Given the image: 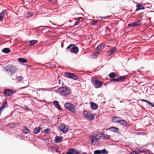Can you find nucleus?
<instances>
[{
    "instance_id": "0eeeda50",
    "label": "nucleus",
    "mask_w": 154,
    "mask_h": 154,
    "mask_svg": "<svg viewBox=\"0 0 154 154\" xmlns=\"http://www.w3.org/2000/svg\"><path fill=\"white\" fill-rule=\"evenodd\" d=\"M65 75L66 77L69 78H71L72 79L77 80L78 79V77L74 74L67 72H65Z\"/></svg>"
},
{
    "instance_id": "5fc2aeb1",
    "label": "nucleus",
    "mask_w": 154,
    "mask_h": 154,
    "mask_svg": "<svg viewBox=\"0 0 154 154\" xmlns=\"http://www.w3.org/2000/svg\"><path fill=\"white\" fill-rule=\"evenodd\" d=\"M57 150H56V152H57Z\"/></svg>"
},
{
    "instance_id": "bb28decb",
    "label": "nucleus",
    "mask_w": 154,
    "mask_h": 154,
    "mask_svg": "<svg viewBox=\"0 0 154 154\" xmlns=\"http://www.w3.org/2000/svg\"><path fill=\"white\" fill-rule=\"evenodd\" d=\"M2 51L3 52L6 54L9 53L11 51L8 48H5L3 49Z\"/></svg>"
},
{
    "instance_id": "f704fd0d",
    "label": "nucleus",
    "mask_w": 154,
    "mask_h": 154,
    "mask_svg": "<svg viewBox=\"0 0 154 154\" xmlns=\"http://www.w3.org/2000/svg\"><path fill=\"white\" fill-rule=\"evenodd\" d=\"M103 137L105 139H108L109 138V136L108 135L105 134H103Z\"/></svg>"
},
{
    "instance_id": "4468645a",
    "label": "nucleus",
    "mask_w": 154,
    "mask_h": 154,
    "mask_svg": "<svg viewBox=\"0 0 154 154\" xmlns=\"http://www.w3.org/2000/svg\"><path fill=\"white\" fill-rule=\"evenodd\" d=\"M78 48L76 46L72 47L70 49V52L73 53H77L79 51Z\"/></svg>"
},
{
    "instance_id": "7ed1b4c3",
    "label": "nucleus",
    "mask_w": 154,
    "mask_h": 154,
    "mask_svg": "<svg viewBox=\"0 0 154 154\" xmlns=\"http://www.w3.org/2000/svg\"><path fill=\"white\" fill-rule=\"evenodd\" d=\"M91 82L94 85L95 88H101L103 83V82L94 78L92 79Z\"/></svg>"
},
{
    "instance_id": "6ab92c4d",
    "label": "nucleus",
    "mask_w": 154,
    "mask_h": 154,
    "mask_svg": "<svg viewBox=\"0 0 154 154\" xmlns=\"http://www.w3.org/2000/svg\"><path fill=\"white\" fill-rule=\"evenodd\" d=\"M68 152H66V154H74L75 153L77 150L74 148H70L68 150Z\"/></svg>"
},
{
    "instance_id": "2f4dec72",
    "label": "nucleus",
    "mask_w": 154,
    "mask_h": 154,
    "mask_svg": "<svg viewBox=\"0 0 154 154\" xmlns=\"http://www.w3.org/2000/svg\"><path fill=\"white\" fill-rule=\"evenodd\" d=\"M100 53L97 51V50H96V52L94 53L92 55V56H93V58H95L98 55V54Z\"/></svg>"
},
{
    "instance_id": "4c0bfd02",
    "label": "nucleus",
    "mask_w": 154,
    "mask_h": 154,
    "mask_svg": "<svg viewBox=\"0 0 154 154\" xmlns=\"http://www.w3.org/2000/svg\"><path fill=\"white\" fill-rule=\"evenodd\" d=\"M50 131V129L49 128H47L44 130L43 132L45 134H47Z\"/></svg>"
},
{
    "instance_id": "393cba45",
    "label": "nucleus",
    "mask_w": 154,
    "mask_h": 154,
    "mask_svg": "<svg viewBox=\"0 0 154 154\" xmlns=\"http://www.w3.org/2000/svg\"><path fill=\"white\" fill-rule=\"evenodd\" d=\"M33 15V13L29 12H25L24 14V16L26 17H31Z\"/></svg>"
},
{
    "instance_id": "e433bc0d",
    "label": "nucleus",
    "mask_w": 154,
    "mask_h": 154,
    "mask_svg": "<svg viewBox=\"0 0 154 154\" xmlns=\"http://www.w3.org/2000/svg\"><path fill=\"white\" fill-rule=\"evenodd\" d=\"M101 153L104 154H107L108 152V151L105 149H103L101 151Z\"/></svg>"
},
{
    "instance_id": "ea45409f",
    "label": "nucleus",
    "mask_w": 154,
    "mask_h": 154,
    "mask_svg": "<svg viewBox=\"0 0 154 154\" xmlns=\"http://www.w3.org/2000/svg\"><path fill=\"white\" fill-rule=\"evenodd\" d=\"M73 46H74V45H72V44L70 45L67 47L66 49H69L70 48H71Z\"/></svg>"
},
{
    "instance_id": "ddd939ff",
    "label": "nucleus",
    "mask_w": 154,
    "mask_h": 154,
    "mask_svg": "<svg viewBox=\"0 0 154 154\" xmlns=\"http://www.w3.org/2000/svg\"><path fill=\"white\" fill-rule=\"evenodd\" d=\"M8 106L7 102L6 101H5L3 102L2 105L0 107V116L1 115V111L5 108H6Z\"/></svg>"
},
{
    "instance_id": "1a4fd4ad",
    "label": "nucleus",
    "mask_w": 154,
    "mask_h": 154,
    "mask_svg": "<svg viewBox=\"0 0 154 154\" xmlns=\"http://www.w3.org/2000/svg\"><path fill=\"white\" fill-rule=\"evenodd\" d=\"M14 93L13 90L7 89L5 90L4 91V94L6 97H8L12 95Z\"/></svg>"
},
{
    "instance_id": "a18cd8bd",
    "label": "nucleus",
    "mask_w": 154,
    "mask_h": 154,
    "mask_svg": "<svg viewBox=\"0 0 154 154\" xmlns=\"http://www.w3.org/2000/svg\"><path fill=\"white\" fill-rule=\"evenodd\" d=\"M131 154H136V153L135 151H133L131 153Z\"/></svg>"
},
{
    "instance_id": "49530a36",
    "label": "nucleus",
    "mask_w": 154,
    "mask_h": 154,
    "mask_svg": "<svg viewBox=\"0 0 154 154\" xmlns=\"http://www.w3.org/2000/svg\"><path fill=\"white\" fill-rule=\"evenodd\" d=\"M24 107H25V109H26L29 110V108L28 106H25Z\"/></svg>"
},
{
    "instance_id": "de8ad7c7",
    "label": "nucleus",
    "mask_w": 154,
    "mask_h": 154,
    "mask_svg": "<svg viewBox=\"0 0 154 154\" xmlns=\"http://www.w3.org/2000/svg\"><path fill=\"white\" fill-rule=\"evenodd\" d=\"M80 152L79 151H76V152H75V154H79L80 153Z\"/></svg>"
},
{
    "instance_id": "f3484780",
    "label": "nucleus",
    "mask_w": 154,
    "mask_h": 154,
    "mask_svg": "<svg viewBox=\"0 0 154 154\" xmlns=\"http://www.w3.org/2000/svg\"><path fill=\"white\" fill-rule=\"evenodd\" d=\"M104 47V44L103 43H101L100 45L99 46H98L97 47L96 50H97L100 53L103 48Z\"/></svg>"
},
{
    "instance_id": "3c124183",
    "label": "nucleus",
    "mask_w": 154,
    "mask_h": 154,
    "mask_svg": "<svg viewBox=\"0 0 154 154\" xmlns=\"http://www.w3.org/2000/svg\"><path fill=\"white\" fill-rule=\"evenodd\" d=\"M82 154H87V153L86 152H83Z\"/></svg>"
},
{
    "instance_id": "9b49d317",
    "label": "nucleus",
    "mask_w": 154,
    "mask_h": 154,
    "mask_svg": "<svg viewBox=\"0 0 154 154\" xmlns=\"http://www.w3.org/2000/svg\"><path fill=\"white\" fill-rule=\"evenodd\" d=\"M117 48L115 47H112L107 52V54L109 56L112 54L116 50Z\"/></svg>"
},
{
    "instance_id": "f03ea898",
    "label": "nucleus",
    "mask_w": 154,
    "mask_h": 154,
    "mask_svg": "<svg viewBox=\"0 0 154 154\" xmlns=\"http://www.w3.org/2000/svg\"><path fill=\"white\" fill-rule=\"evenodd\" d=\"M17 69V68L15 66L10 65L5 68L3 70L5 71L10 73L11 75H12L14 73L16 72Z\"/></svg>"
},
{
    "instance_id": "412c9836",
    "label": "nucleus",
    "mask_w": 154,
    "mask_h": 154,
    "mask_svg": "<svg viewBox=\"0 0 154 154\" xmlns=\"http://www.w3.org/2000/svg\"><path fill=\"white\" fill-rule=\"evenodd\" d=\"M77 20L74 24V26H76L78 25L80 23L82 22L83 20V18L82 17H79L76 19Z\"/></svg>"
},
{
    "instance_id": "a878e982",
    "label": "nucleus",
    "mask_w": 154,
    "mask_h": 154,
    "mask_svg": "<svg viewBox=\"0 0 154 154\" xmlns=\"http://www.w3.org/2000/svg\"><path fill=\"white\" fill-rule=\"evenodd\" d=\"M134 27H137L140 26L141 24V23L140 20H138L134 22H133Z\"/></svg>"
},
{
    "instance_id": "72a5a7b5",
    "label": "nucleus",
    "mask_w": 154,
    "mask_h": 154,
    "mask_svg": "<svg viewBox=\"0 0 154 154\" xmlns=\"http://www.w3.org/2000/svg\"><path fill=\"white\" fill-rule=\"evenodd\" d=\"M97 20H93L91 21V23L92 25H95L98 22Z\"/></svg>"
},
{
    "instance_id": "a211bd4d",
    "label": "nucleus",
    "mask_w": 154,
    "mask_h": 154,
    "mask_svg": "<svg viewBox=\"0 0 154 154\" xmlns=\"http://www.w3.org/2000/svg\"><path fill=\"white\" fill-rule=\"evenodd\" d=\"M63 137H59L57 136L55 137L54 142L55 143H59L60 142H61L62 140Z\"/></svg>"
},
{
    "instance_id": "37998d69",
    "label": "nucleus",
    "mask_w": 154,
    "mask_h": 154,
    "mask_svg": "<svg viewBox=\"0 0 154 154\" xmlns=\"http://www.w3.org/2000/svg\"><path fill=\"white\" fill-rule=\"evenodd\" d=\"M141 100L142 101H143V102H145L147 103H148V101L146 100H144V99H141Z\"/></svg>"
},
{
    "instance_id": "7c9ffc66",
    "label": "nucleus",
    "mask_w": 154,
    "mask_h": 154,
    "mask_svg": "<svg viewBox=\"0 0 154 154\" xmlns=\"http://www.w3.org/2000/svg\"><path fill=\"white\" fill-rule=\"evenodd\" d=\"M22 131L25 134H27L29 132V129L26 127H24Z\"/></svg>"
},
{
    "instance_id": "09e8293b",
    "label": "nucleus",
    "mask_w": 154,
    "mask_h": 154,
    "mask_svg": "<svg viewBox=\"0 0 154 154\" xmlns=\"http://www.w3.org/2000/svg\"><path fill=\"white\" fill-rule=\"evenodd\" d=\"M140 151L142 152H145V151L144 150H140Z\"/></svg>"
},
{
    "instance_id": "f257e3e1",
    "label": "nucleus",
    "mask_w": 154,
    "mask_h": 154,
    "mask_svg": "<svg viewBox=\"0 0 154 154\" xmlns=\"http://www.w3.org/2000/svg\"><path fill=\"white\" fill-rule=\"evenodd\" d=\"M58 92L60 95L63 97H66L71 93V90L66 86L59 88Z\"/></svg>"
},
{
    "instance_id": "864d4df0",
    "label": "nucleus",
    "mask_w": 154,
    "mask_h": 154,
    "mask_svg": "<svg viewBox=\"0 0 154 154\" xmlns=\"http://www.w3.org/2000/svg\"><path fill=\"white\" fill-rule=\"evenodd\" d=\"M154 86V83L153 84L152 86Z\"/></svg>"
},
{
    "instance_id": "39448f33",
    "label": "nucleus",
    "mask_w": 154,
    "mask_h": 154,
    "mask_svg": "<svg viewBox=\"0 0 154 154\" xmlns=\"http://www.w3.org/2000/svg\"><path fill=\"white\" fill-rule=\"evenodd\" d=\"M83 114L84 117L89 120H92L94 118V115L92 114L91 113L87 111H84L83 112Z\"/></svg>"
},
{
    "instance_id": "8fccbe9b",
    "label": "nucleus",
    "mask_w": 154,
    "mask_h": 154,
    "mask_svg": "<svg viewBox=\"0 0 154 154\" xmlns=\"http://www.w3.org/2000/svg\"><path fill=\"white\" fill-rule=\"evenodd\" d=\"M26 86H25V87H22L21 88H20V89H23V88H26Z\"/></svg>"
},
{
    "instance_id": "cd10ccee",
    "label": "nucleus",
    "mask_w": 154,
    "mask_h": 154,
    "mask_svg": "<svg viewBox=\"0 0 154 154\" xmlns=\"http://www.w3.org/2000/svg\"><path fill=\"white\" fill-rule=\"evenodd\" d=\"M109 129L112 131L115 132H117L118 131H119V129L118 128L114 127H111Z\"/></svg>"
},
{
    "instance_id": "4be33fe9",
    "label": "nucleus",
    "mask_w": 154,
    "mask_h": 154,
    "mask_svg": "<svg viewBox=\"0 0 154 154\" xmlns=\"http://www.w3.org/2000/svg\"><path fill=\"white\" fill-rule=\"evenodd\" d=\"M137 8L135 10L136 11H137L140 10L144 9V8L143 6L141 4H138L136 5Z\"/></svg>"
},
{
    "instance_id": "79ce46f5",
    "label": "nucleus",
    "mask_w": 154,
    "mask_h": 154,
    "mask_svg": "<svg viewBox=\"0 0 154 154\" xmlns=\"http://www.w3.org/2000/svg\"><path fill=\"white\" fill-rule=\"evenodd\" d=\"M147 103L149 104L150 106H152L154 107V106L153 105L152 103H151L149 101H148V102Z\"/></svg>"
},
{
    "instance_id": "aec40b11",
    "label": "nucleus",
    "mask_w": 154,
    "mask_h": 154,
    "mask_svg": "<svg viewBox=\"0 0 154 154\" xmlns=\"http://www.w3.org/2000/svg\"><path fill=\"white\" fill-rule=\"evenodd\" d=\"M42 130V128L41 127H38L35 128L34 129L33 131L34 133V134H38Z\"/></svg>"
},
{
    "instance_id": "473e14b6",
    "label": "nucleus",
    "mask_w": 154,
    "mask_h": 154,
    "mask_svg": "<svg viewBox=\"0 0 154 154\" xmlns=\"http://www.w3.org/2000/svg\"><path fill=\"white\" fill-rule=\"evenodd\" d=\"M29 42L31 45H32L37 43V41L36 40H32L29 41Z\"/></svg>"
},
{
    "instance_id": "c9c22d12",
    "label": "nucleus",
    "mask_w": 154,
    "mask_h": 154,
    "mask_svg": "<svg viewBox=\"0 0 154 154\" xmlns=\"http://www.w3.org/2000/svg\"><path fill=\"white\" fill-rule=\"evenodd\" d=\"M17 79L18 82H20L23 80V78L21 76H19L17 77Z\"/></svg>"
},
{
    "instance_id": "423d86ee",
    "label": "nucleus",
    "mask_w": 154,
    "mask_h": 154,
    "mask_svg": "<svg viewBox=\"0 0 154 154\" xmlns=\"http://www.w3.org/2000/svg\"><path fill=\"white\" fill-rule=\"evenodd\" d=\"M58 128L60 131L63 132L64 134L67 132L69 128L68 126L63 124H62L60 126H58Z\"/></svg>"
},
{
    "instance_id": "58836bf2",
    "label": "nucleus",
    "mask_w": 154,
    "mask_h": 154,
    "mask_svg": "<svg viewBox=\"0 0 154 154\" xmlns=\"http://www.w3.org/2000/svg\"><path fill=\"white\" fill-rule=\"evenodd\" d=\"M94 154H100L101 153V151L100 150H96L94 152Z\"/></svg>"
},
{
    "instance_id": "dca6fc26",
    "label": "nucleus",
    "mask_w": 154,
    "mask_h": 154,
    "mask_svg": "<svg viewBox=\"0 0 154 154\" xmlns=\"http://www.w3.org/2000/svg\"><path fill=\"white\" fill-rule=\"evenodd\" d=\"M119 123H120L121 125L125 126L128 127L129 126V125L127 123V122L124 120L120 119Z\"/></svg>"
},
{
    "instance_id": "b1692460",
    "label": "nucleus",
    "mask_w": 154,
    "mask_h": 154,
    "mask_svg": "<svg viewBox=\"0 0 154 154\" xmlns=\"http://www.w3.org/2000/svg\"><path fill=\"white\" fill-rule=\"evenodd\" d=\"M6 12V10H4L0 14V21L2 20L4 18Z\"/></svg>"
},
{
    "instance_id": "6e6552de",
    "label": "nucleus",
    "mask_w": 154,
    "mask_h": 154,
    "mask_svg": "<svg viewBox=\"0 0 154 154\" xmlns=\"http://www.w3.org/2000/svg\"><path fill=\"white\" fill-rule=\"evenodd\" d=\"M126 79V76H122L117 79H111V82H121L124 81Z\"/></svg>"
},
{
    "instance_id": "a19ab883",
    "label": "nucleus",
    "mask_w": 154,
    "mask_h": 154,
    "mask_svg": "<svg viewBox=\"0 0 154 154\" xmlns=\"http://www.w3.org/2000/svg\"><path fill=\"white\" fill-rule=\"evenodd\" d=\"M128 26L130 27H134V26L133 24V23H132L128 24Z\"/></svg>"
},
{
    "instance_id": "5701e85b",
    "label": "nucleus",
    "mask_w": 154,
    "mask_h": 154,
    "mask_svg": "<svg viewBox=\"0 0 154 154\" xmlns=\"http://www.w3.org/2000/svg\"><path fill=\"white\" fill-rule=\"evenodd\" d=\"M91 107L92 109H96L97 108V105L95 103L91 102Z\"/></svg>"
},
{
    "instance_id": "9d476101",
    "label": "nucleus",
    "mask_w": 154,
    "mask_h": 154,
    "mask_svg": "<svg viewBox=\"0 0 154 154\" xmlns=\"http://www.w3.org/2000/svg\"><path fill=\"white\" fill-rule=\"evenodd\" d=\"M89 137L93 145H95L98 142V140L96 137L95 136H90Z\"/></svg>"
},
{
    "instance_id": "603ef678",
    "label": "nucleus",
    "mask_w": 154,
    "mask_h": 154,
    "mask_svg": "<svg viewBox=\"0 0 154 154\" xmlns=\"http://www.w3.org/2000/svg\"><path fill=\"white\" fill-rule=\"evenodd\" d=\"M48 1H51V0H48Z\"/></svg>"
},
{
    "instance_id": "20e7f679",
    "label": "nucleus",
    "mask_w": 154,
    "mask_h": 154,
    "mask_svg": "<svg viewBox=\"0 0 154 154\" xmlns=\"http://www.w3.org/2000/svg\"><path fill=\"white\" fill-rule=\"evenodd\" d=\"M65 108L73 113L75 112V108L74 105L69 102H66L64 104Z\"/></svg>"
},
{
    "instance_id": "c756f323",
    "label": "nucleus",
    "mask_w": 154,
    "mask_h": 154,
    "mask_svg": "<svg viewBox=\"0 0 154 154\" xmlns=\"http://www.w3.org/2000/svg\"><path fill=\"white\" fill-rule=\"evenodd\" d=\"M116 74L115 72H111L109 75V77L111 79H113L116 77Z\"/></svg>"
},
{
    "instance_id": "2eb2a0df",
    "label": "nucleus",
    "mask_w": 154,
    "mask_h": 154,
    "mask_svg": "<svg viewBox=\"0 0 154 154\" xmlns=\"http://www.w3.org/2000/svg\"><path fill=\"white\" fill-rule=\"evenodd\" d=\"M121 118L119 117H115L112 118V121L115 123H119Z\"/></svg>"
},
{
    "instance_id": "c85d7f7f",
    "label": "nucleus",
    "mask_w": 154,
    "mask_h": 154,
    "mask_svg": "<svg viewBox=\"0 0 154 154\" xmlns=\"http://www.w3.org/2000/svg\"><path fill=\"white\" fill-rule=\"evenodd\" d=\"M18 61L19 62L22 63H26L27 61V60L26 59L23 58H19L18 59Z\"/></svg>"
},
{
    "instance_id": "f8f14e48",
    "label": "nucleus",
    "mask_w": 154,
    "mask_h": 154,
    "mask_svg": "<svg viewBox=\"0 0 154 154\" xmlns=\"http://www.w3.org/2000/svg\"><path fill=\"white\" fill-rule=\"evenodd\" d=\"M53 104L58 109L62 110V109L59 105V102L57 101H54L53 102Z\"/></svg>"
},
{
    "instance_id": "c03bdc74",
    "label": "nucleus",
    "mask_w": 154,
    "mask_h": 154,
    "mask_svg": "<svg viewBox=\"0 0 154 154\" xmlns=\"http://www.w3.org/2000/svg\"><path fill=\"white\" fill-rule=\"evenodd\" d=\"M60 78V77L59 76H58V77H57V79L59 80H58V84H60V82H61V80H60V79L59 78Z\"/></svg>"
}]
</instances>
